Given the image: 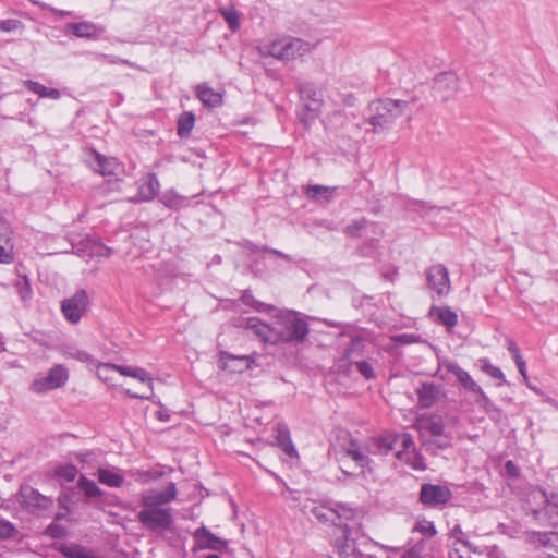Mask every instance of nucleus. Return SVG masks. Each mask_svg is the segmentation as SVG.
Instances as JSON below:
<instances>
[{"label": "nucleus", "instance_id": "f257e3e1", "mask_svg": "<svg viewBox=\"0 0 558 558\" xmlns=\"http://www.w3.org/2000/svg\"><path fill=\"white\" fill-rule=\"evenodd\" d=\"M271 324L257 317L245 319L244 328L264 343L303 342L308 335L307 323L293 311H278Z\"/></svg>", "mask_w": 558, "mask_h": 558}, {"label": "nucleus", "instance_id": "f03ea898", "mask_svg": "<svg viewBox=\"0 0 558 558\" xmlns=\"http://www.w3.org/2000/svg\"><path fill=\"white\" fill-rule=\"evenodd\" d=\"M409 102L400 99H377L367 107L366 122L374 133L390 130L397 119L409 112Z\"/></svg>", "mask_w": 558, "mask_h": 558}, {"label": "nucleus", "instance_id": "7ed1b4c3", "mask_svg": "<svg viewBox=\"0 0 558 558\" xmlns=\"http://www.w3.org/2000/svg\"><path fill=\"white\" fill-rule=\"evenodd\" d=\"M114 373H119L122 376H128L137 379L141 381L143 386H145V391L143 392H134L130 389H126L125 392L131 398L135 399H151L154 396V385L153 377L149 373L142 367H132V366H123L111 363H100L97 366V376L105 383H113Z\"/></svg>", "mask_w": 558, "mask_h": 558}, {"label": "nucleus", "instance_id": "20e7f679", "mask_svg": "<svg viewBox=\"0 0 558 558\" xmlns=\"http://www.w3.org/2000/svg\"><path fill=\"white\" fill-rule=\"evenodd\" d=\"M313 45L296 37H283L263 47V53L279 60H291L310 53Z\"/></svg>", "mask_w": 558, "mask_h": 558}, {"label": "nucleus", "instance_id": "39448f33", "mask_svg": "<svg viewBox=\"0 0 558 558\" xmlns=\"http://www.w3.org/2000/svg\"><path fill=\"white\" fill-rule=\"evenodd\" d=\"M440 366L446 369L448 373L456 376L457 380L461 384V386L474 393L475 402L482 407L486 412H489L494 409V404L492 400L487 397V395L483 391V389L477 385V383L471 377V375L459 366L458 363L453 361H442Z\"/></svg>", "mask_w": 558, "mask_h": 558}, {"label": "nucleus", "instance_id": "423d86ee", "mask_svg": "<svg viewBox=\"0 0 558 558\" xmlns=\"http://www.w3.org/2000/svg\"><path fill=\"white\" fill-rule=\"evenodd\" d=\"M413 446L412 436L409 434L385 433L378 437L371 438L366 445L367 453L374 456H387L388 453L411 448Z\"/></svg>", "mask_w": 558, "mask_h": 558}, {"label": "nucleus", "instance_id": "0eeeda50", "mask_svg": "<svg viewBox=\"0 0 558 558\" xmlns=\"http://www.w3.org/2000/svg\"><path fill=\"white\" fill-rule=\"evenodd\" d=\"M69 379V369L63 364L52 366L46 374H39L31 384V391L43 395L63 387Z\"/></svg>", "mask_w": 558, "mask_h": 558}, {"label": "nucleus", "instance_id": "6e6552de", "mask_svg": "<svg viewBox=\"0 0 558 558\" xmlns=\"http://www.w3.org/2000/svg\"><path fill=\"white\" fill-rule=\"evenodd\" d=\"M137 520L151 531H166L173 524L170 508H144L138 512Z\"/></svg>", "mask_w": 558, "mask_h": 558}, {"label": "nucleus", "instance_id": "1a4fd4ad", "mask_svg": "<svg viewBox=\"0 0 558 558\" xmlns=\"http://www.w3.org/2000/svg\"><path fill=\"white\" fill-rule=\"evenodd\" d=\"M364 340L359 337H352L349 347L344 350V359L349 361L350 364H354L357 372L365 379H374L376 377L375 371L371 363L363 360H357L363 355L364 351Z\"/></svg>", "mask_w": 558, "mask_h": 558}, {"label": "nucleus", "instance_id": "9d476101", "mask_svg": "<svg viewBox=\"0 0 558 558\" xmlns=\"http://www.w3.org/2000/svg\"><path fill=\"white\" fill-rule=\"evenodd\" d=\"M88 307V296L85 290H77L72 296L64 299L61 302V311L72 324H76L81 320L84 313Z\"/></svg>", "mask_w": 558, "mask_h": 558}, {"label": "nucleus", "instance_id": "9b49d317", "mask_svg": "<svg viewBox=\"0 0 558 558\" xmlns=\"http://www.w3.org/2000/svg\"><path fill=\"white\" fill-rule=\"evenodd\" d=\"M459 90V78L453 72H442L435 76L433 92L435 98L440 101H448Z\"/></svg>", "mask_w": 558, "mask_h": 558}, {"label": "nucleus", "instance_id": "f8f14e48", "mask_svg": "<svg viewBox=\"0 0 558 558\" xmlns=\"http://www.w3.org/2000/svg\"><path fill=\"white\" fill-rule=\"evenodd\" d=\"M312 514L320 522H330L336 529L353 517V510L345 506L330 508L324 505L313 507Z\"/></svg>", "mask_w": 558, "mask_h": 558}, {"label": "nucleus", "instance_id": "ddd939ff", "mask_svg": "<svg viewBox=\"0 0 558 558\" xmlns=\"http://www.w3.org/2000/svg\"><path fill=\"white\" fill-rule=\"evenodd\" d=\"M451 490L447 486L423 484L420 492V501L427 507H439L451 499Z\"/></svg>", "mask_w": 558, "mask_h": 558}, {"label": "nucleus", "instance_id": "4468645a", "mask_svg": "<svg viewBox=\"0 0 558 558\" xmlns=\"http://www.w3.org/2000/svg\"><path fill=\"white\" fill-rule=\"evenodd\" d=\"M526 541L537 549H543L549 558H558V532H529Z\"/></svg>", "mask_w": 558, "mask_h": 558}, {"label": "nucleus", "instance_id": "2eb2a0df", "mask_svg": "<svg viewBox=\"0 0 558 558\" xmlns=\"http://www.w3.org/2000/svg\"><path fill=\"white\" fill-rule=\"evenodd\" d=\"M427 284L438 296H445L450 292L448 269L441 265H433L426 270Z\"/></svg>", "mask_w": 558, "mask_h": 558}, {"label": "nucleus", "instance_id": "dca6fc26", "mask_svg": "<svg viewBox=\"0 0 558 558\" xmlns=\"http://www.w3.org/2000/svg\"><path fill=\"white\" fill-rule=\"evenodd\" d=\"M177 497V487L174 483H169L163 490L149 489L142 493L141 502L144 508H162L170 504Z\"/></svg>", "mask_w": 558, "mask_h": 558}, {"label": "nucleus", "instance_id": "f3484780", "mask_svg": "<svg viewBox=\"0 0 558 558\" xmlns=\"http://www.w3.org/2000/svg\"><path fill=\"white\" fill-rule=\"evenodd\" d=\"M332 545L339 558H352L355 555L356 547L345 522L337 527Z\"/></svg>", "mask_w": 558, "mask_h": 558}, {"label": "nucleus", "instance_id": "a211bd4d", "mask_svg": "<svg viewBox=\"0 0 558 558\" xmlns=\"http://www.w3.org/2000/svg\"><path fill=\"white\" fill-rule=\"evenodd\" d=\"M72 252L76 255H87V256H98V257H109L112 254V248L106 246L104 243L86 238L80 242V245L76 247L74 242L71 241Z\"/></svg>", "mask_w": 558, "mask_h": 558}, {"label": "nucleus", "instance_id": "6ab92c4d", "mask_svg": "<svg viewBox=\"0 0 558 558\" xmlns=\"http://www.w3.org/2000/svg\"><path fill=\"white\" fill-rule=\"evenodd\" d=\"M90 167L104 177L117 175L121 170L120 162L113 157H106L96 151L92 153Z\"/></svg>", "mask_w": 558, "mask_h": 558}, {"label": "nucleus", "instance_id": "aec40b11", "mask_svg": "<svg viewBox=\"0 0 558 558\" xmlns=\"http://www.w3.org/2000/svg\"><path fill=\"white\" fill-rule=\"evenodd\" d=\"M416 392L423 408H432L445 397L442 388L434 383H423Z\"/></svg>", "mask_w": 558, "mask_h": 558}, {"label": "nucleus", "instance_id": "412c9836", "mask_svg": "<svg viewBox=\"0 0 558 558\" xmlns=\"http://www.w3.org/2000/svg\"><path fill=\"white\" fill-rule=\"evenodd\" d=\"M193 537L198 548L221 550L227 546V542L213 534L207 527H198Z\"/></svg>", "mask_w": 558, "mask_h": 558}, {"label": "nucleus", "instance_id": "4be33fe9", "mask_svg": "<svg viewBox=\"0 0 558 558\" xmlns=\"http://www.w3.org/2000/svg\"><path fill=\"white\" fill-rule=\"evenodd\" d=\"M21 497L24 505L32 510L47 509L52 505V500L50 498L41 495L38 490L31 487L22 488Z\"/></svg>", "mask_w": 558, "mask_h": 558}, {"label": "nucleus", "instance_id": "5701e85b", "mask_svg": "<svg viewBox=\"0 0 558 558\" xmlns=\"http://www.w3.org/2000/svg\"><path fill=\"white\" fill-rule=\"evenodd\" d=\"M299 92L302 99L310 100L306 104L307 110L315 113L319 112L323 105V96L315 85L311 83L302 84L299 87Z\"/></svg>", "mask_w": 558, "mask_h": 558}, {"label": "nucleus", "instance_id": "b1692460", "mask_svg": "<svg viewBox=\"0 0 558 558\" xmlns=\"http://www.w3.org/2000/svg\"><path fill=\"white\" fill-rule=\"evenodd\" d=\"M97 478L102 485L112 488H119L124 483L123 471L114 466L99 468L97 470Z\"/></svg>", "mask_w": 558, "mask_h": 558}, {"label": "nucleus", "instance_id": "393cba45", "mask_svg": "<svg viewBox=\"0 0 558 558\" xmlns=\"http://www.w3.org/2000/svg\"><path fill=\"white\" fill-rule=\"evenodd\" d=\"M65 28L78 38H95L104 33V28L93 22L69 23Z\"/></svg>", "mask_w": 558, "mask_h": 558}, {"label": "nucleus", "instance_id": "a878e982", "mask_svg": "<svg viewBox=\"0 0 558 558\" xmlns=\"http://www.w3.org/2000/svg\"><path fill=\"white\" fill-rule=\"evenodd\" d=\"M533 498H539L542 504L545 506L547 513L550 518H558V495L551 493L550 495L542 489L536 488L531 493Z\"/></svg>", "mask_w": 558, "mask_h": 558}, {"label": "nucleus", "instance_id": "bb28decb", "mask_svg": "<svg viewBox=\"0 0 558 558\" xmlns=\"http://www.w3.org/2000/svg\"><path fill=\"white\" fill-rule=\"evenodd\" d=\"M159 182L154 174L148 175L138 185V193L135 201H150L159 191Z\"/></svg>", "mask_w": 558, "mask_h": 558}, {"label": "nucleus", "instance_id": "cd10ccee", "mask_svg": "<svg viewBox=\"0 0 558 558\" xmlns=\"http://www.w3.org/2000/svg\"><path fill=\"white\" fill-rule=\"evenodd\" d=\"M396 457L399 460L407 462L414 470L423 471L426 469L424 459L415 451L414 445L411 448L397 450Z\"/></svg>", "mask_w": 558, "mask_h": 558}, {"label": "nucleus", "instance_id": "c85d7f7f", "mask_svg": "<svg viewBox=\"0 0 558 558\" xmlns=\"http://www.w3.org/2000/svg\"><path fill=\"white\" fill-rule=\"evenodd\" d=\"M429 315L436 317L448 329L453 328L458 324L457 313L450 307L432 306Z\"/></svg>", "mask_w": 558, "mask_h": 558}, {"label": "nucleus", "instance_id": "c756f323", "mask_svg": "<svg viewBox=\"0 0 558 558\" xmlns=\"http://www.w3.org/2000/svg\"><path fill=\"white\" fill-rule=\"evenodd\" d=\"M198 99L209 108L218 107L222 104V96L207 85H198L196 88Z\"/></svg>", "mask_w": 558, "mask_h": 558}, {"label": "nucleus", "instance_id": "7c9ffc66", "mask_svg": "<svg viewBox=\"0 0 558 558\" xmlns=\"http://www.w3.org/2000/svg\"><path fill=\"white\" fill-rule=\"evenodd\" d=\"M418 425L421 429L428 432L433 436H442L445 432L442 420L435 415L420 418Z\"/></svg>", "mask_w": 558, "mask_h": 558}, {"label": "nucleus", "instance_id": "2f4dec72", "mask_svg": "<svg viewBox=\"0 0 558 558\" xmlns=\"http://www.w3.org/2000/svg\"><path fill=\"white\" fill-rule=\"evenodd\" d=\"M336 187L325 185H308L305 189V194L308 198L316 202H329L332 198Z\"/></svg>", "mask_w": 558, "mask_h": 558}, {"label": "nucleus", "instance_id": "473e14b6", "mask_svg": "<svg viewBox=\"0 0 558 558\" xmlns=\"http://www.w3.org/2000/svg\"><path fill=\"white\" fill-rule=\"evenodd\" d=\"M24 84L28 90L33 92L34 94H37L41 98L57 100L61 97V93L58 89L46 87L38 82L27 80L24 82Z\"/></svg>", "mask_w": 558, "mask_h": 558}, {"label": "nucleus", "instance_id": "72a5a7b5", "mask_svg": "<svg viewBox=\"0 0 558 558\" xmlns=\"http://www.w3.org/2000/svg\"><path fill=\"white\" fill-rule=\"evenodd\" d=\"M278 436L277 441L281 449L290 457H296V450L292 444V440L289 435V430L286 426H278L277 428Z\"/></svg>", "mask_w": 558, "mask_h": 558}, {"label": "nucleus", "instance_id": "f704fd0d", "mask_svg": "<svg viewBox=\"0 0 558 558\" xmlns=\"http://www.w3.org/2000/svg\"><path fill=\"white\" fill-rule=\"evenodd\" d=\"M77 487L84 493L87 498H96L101 497L104 492L98 487V485L88 480L86 476L82 475L78 478Z\"/></svg>", "mask_w": 558, "mask_h": 558}, {"label": "nucleus", "instance_id": "c9c22d12", "mask_svg": "<svg viewBox=\"0 0 558 558\" xmlns=\"http://www.w3.org/2000/svg\"><path fill=\"white\" fill-rule=\"evenodd\" d=\"M345 454L361 469L369 468L371 459L368 458L367 453L364 452L361 448L356 447L355 444H351V447L345 450Z\"/></svg>", "mask_w": 558, "mask_h": 558}, {"label": "nucleus", "instance_id": "e433bc0d", "mask_svg": "<svg viewBox=\"0 0 558 558\" xmlns=\"http://www.w3.org/2000/svg\"><path fill=\"white\" fill-rule=\"evenodd\" d=\"M195 124V116L193 112H183L178 120V135L180 137L187 136Z\"/></svg>", "mask_w": 558, "mask_h": 558}, {"label": "nucleus", "instance_id": "4c0bfd02", "mask_svg": "<svg viewBox=\"0 0 558 558\" xmlns=\"http://www.w3.org/2000/svg\"><path fill=\"white\" fill-rule=\"evenodd\" d=\"M219 13L223 16L229 27L235 32L240 27L239 13L233 7L219 8Z\"/></svg>", "mask_w": 558, "mask_h": 558}, {"label": "nucleus", "instance_id": "58836bf2", "mask_svg": "<svg viewBox=\"0 0 558 558\" xmlns=\"http://www.w3.org/2000/svg\"><path fill=\"white\" fill-rule=\"evenodd\" d=\"M241 301L245 305H247V306H250V307H252V308H254V310H256L258 312H271V311H275V307L272 305H269V304H266V303H263V302H259V301L255 300L254 296L250 292H247V291L242 294Z\"/></svg>", "mask_w": 558, "mask_h": 558}, {"label": "nucleus", "instance_id": "ea45409f", "mask_svg": "<svg viewBox=\"0 0 558 558\" xmlns=\"http://www.w3.org/2000/svg\"><path fill=\"white\" fill-rule=\"evenodd\" d=\"M480 362L481 368L484 373H486L487 375L495 379L505 381V375L499 367L493 365L487 359H482Z\"/></svg>", "mask_w": 558, "mask_h": 558}, {"label": "nucleus", "instance_id": "a19ab883", "mask_svg": "<svg viewBox=\"0 0 558 558\" xmlns=\"http://www.w3.org/2000/svg\"><path fill=\"white\" fill-rule=\"evenodd\" d=\"M64 555L68 558H100L99 556L95 555L93 551H90L82 546L70 547L64 551Z\"/></svg>", "mask_w": 558, "mask_h": 558}, {"label": "nucleus", "instance_id": "79ce46f5", "mask_svg": "<svg viewBox=\"0 0 558 558\" xmlns=\"http://www.w3.org/2000/svg\"><path fill=\"white\" fill-rule=\"evenodd\" d=\"M56 475L66 482H72L77 475V469L73 464H63L56 469Z\"/></svg>", "mask_w": 558, "mask_h": 558}, {"label": "nucleus", "instance_id": "37998d69", "mask_svg": "<svg viewBox=\"0 0 558 558\" xmlns=\"http://www.w3.org/2000/svg\"><path fill=\"white\" fill-rule=\"evenodd\" d=\"M13 259L12 245L8 238L0 236V263L9 264Z\"/></svg>", "mask_w": 558, "mask_h": 558}, {"label": "nucleus", "instance_id": "c03bdc74", "mask_svg": "<svg viewBox=\"0 0 558 558\" xmlns=\"http://www.w3.org/2000/svg\"><path fill=\"white\" fill-rule=\"evenodd\" d=\"M163 203L170 208L179 209L180 207L185 206L187 199L178 194H166L163 196Z\"/></svg>", "mask_w": 558, "mask_h": 558}, {"label": "nucleus", "instance_id": "a18cd8bd", "mask_svg": "<svg viewBox=\"0 0 558 558\" xmlns=\"http://www.w3.org/2000/svg\"><path fill=\"white\" fill-rule=\"evenodd\" d=\"M413 531L420 532L427 536H435L437 534V530L435 524L432 521L423 520L415 524Z\"/></svg>", "mask_w": 558, "mask_h": 558}, {"label": "nucleus", "instance_id": "49530a36", "mask_svg": "<svg viewBox=\"0 0 558 558\" xmlns=\"http://www.w3.org/2000/svg\"><path fill=\"white\" fill-rule=\"evenodd\" d=\"M457 547H454L450 551V558H468L465 557L462 551L466 549L468 551L474 550L472 547V544L466 541L458 539L456 543Z\"/></svg>", "mask_w": 558, "mask_h": 558}, {"label": "nucleus", "instance_id": "de8ad7c7", "mask_svg": "<svg viewBox=\"0 0 558 558\" xmlns=\"http://www.w3.org/2000/svg\"><path fill=\"white\" fill-rule=\"evenodd\" d=\"M16 287L19 289V295L23 301H27L32 298V289L26 277L19 279Z\"/></svg>", "mask_w": 558, "mask_h": 558}, {"label": "nucleus", "instance_id": "09e8293b", "mask_svg": "<svg viewBox=\"0 0 558 558\" xmlns=\"http://www.w3.org/2000/svg\"><path fill=\"white\" fill-rule=\"evenodd\" d=\"M366 220L364 218L354 220L345 228V233L350 236H359L361 230L365 227Z\"/></svg>", "mask_w": 558, "mask_h": 558}, {"label": "nucleus", "instance_id": "8fccbe9b", "mask_svg": "<svg viewBox=\"0 0 558 558\" xmlns=\"http://www.w3.org/2000/svg\"><path fill=\"white\" fill-rule=\"evenodd\" d=\"M15 527L7 520L0 519V538L7 539L15 534Z\"/></svg>", "mask_w": 558, "mask_h": 558}, {"label": "nucleus", "instance_id": "3c124183", "mask_svg": "<svg viewBox=\"0 0 558 558\" xmlns=\"http://www.w3.org/2000/svg\"><path fill=\"white\" fill-rule=\"evenodd\" d=\"M20 25V22L17 20H3L0 22V29L3 32H12L15 31Z\"/></svg>", "mask_w": 558, "mask_h": 558}, {"label": "nucleus", "instance_id": "603ef678", "mask_svg": "<svg viewBox=\"0 0 558 558\" xmlns=\"http://www.w3.org/2000/svg\"><path fill=\"white\" fill-rule=\"evenodd\" d=\"M34 3L37 4L39 8L44 9V10H48V11L54 13V14H58L61 17L71 15L70 11L57 10V9L46 4L44 2L35 1Z\"/></svg>", "mask_w": 558, "mask_h": 558}, {"label": "nucleus", "instance_id": "864d4df0", "mask_svg": "<svg viewBox=\"0 0 558 558\" xmlns=\"http://www.w3.org/2000/svg\"><path fill=\"white\" fill-rule=\"evenodd\" d=\"M507 348H508V351L511 353L514 362L523 359L520 353L519 347L517 345V343L513 340H508Z\"/></svg>", "mask_w": 558, "mask_h": 558}, {"label": "nucleus", "instance_id": "5fc2aeb1", "mask_svg": "<svg viewBox=\"0 0 558 558\" xmlns=\"http://www.w3.org/2000/svg\"><path fill=\"white\" fill-rule=\"evenodd\" d=\"M505 471L510 477H517L519 475L518 466L510 460L505 463Z\"/></svg>", "mask_w": 558, "mask_h": 558}, {"label": "nucleus", "instance_id": "6e6d98bb", "mask_svg": "<svg viewBox=\"0 0 558 558\" xmlns=\"http://www.w3.org/2000/svg\"><path fill=\"white\" fill-rule=\"evenodd\" d=\"M70 356L81 362H88L90 360V355L82 350H76L75 352L70 353Z\"/></svg>", "mask_w": 558, "mask_h": 558}, {"label": "nucleus", "instance_id": "4d7b16f0", "mask_svg": "<svg viewBox=\"0 0 558 558\" xmlns=\"http://www.w3.org/2000/svg\"><path fill=\"white\" fill-rule=\"evenodd\" d=\"M74 457L81 463H88L93 458V452H90V451L76 452L74 454Z\"/></svg>", "mask_w": 558, "mask_h": 558}, {"label": "nucleus", "instance_id": "13d9d810", "mask_svg": "<svg viewBox=\"0 0 558 558\" xmlns=\"http://www.w3.org/2000/svg\"><path fill=\"white\" fill-rule=\"evenodd\" d=\"M515 365L519 369V373L521 374V376L523 377V379L526 381L527 380V374H526V363L523 359L519 360V361H515Z\"/></svg>", "mask_w": 558, "mask_h": 558}, {"label": "nucleus", "instance_id": "bf43d9fd", "mask_svg": "<svg viewBox=\"0 0 558 558\" xmlns=\"http://www.w3.org/2000/svg\"><path fill=\"white\" fill-rule=\"evenodd\" d=\"M515 365L519 369V373L521 374V376L523 377V379L526 381L527 380V374H526V363L523 359L519 360V361H515Z\"/></svg>", "mask_w": 558, "mask_h": 558}, {"label": "nucleus", "instance_id": "052dcab7", "mask_svg": "<svg viewBox=\"0 0 558 558\" xmlns=\"http://www.w3.org/2000/svg\"><path fill=\"white\" fill-rule=\"evenodd\" d=\"M47 533L53 537H61L63 533L60 531L59 526L51 524L47 529Z\"/></svg>", "mask_w": 558, "mask_h": 558}, {"label": "nucleus", "instance_id": "680f3d73", "mask_svg": "<svg viewBox=\"0 0 558 558\" xmlns=\"http://www.w3.org/2000/svg\"><path fill=\"white\" fill-rule=\"evenodd\" d=\"M401 558H421L420 550L416 547L407 550Z\"/></svg>", "mask_w": 558, "mask_h": 558}, {"label": "nucleus", "instance_id": "e2e57ef3", "mask_svg": "<svg viewBox=\"0 0 558 558\" xmlns=\"http://www.w3.org/2000/svg\"><path fill=\"white\" fill-rule=\"evenodd\" d=\"M488 558H501V553L498 548H490L487 553Z\"/></svg>", "mask_w": 558, "mask_h": 558}, {"label": "nucleus", "instance_id": "0e129e2a", "mask_svg": "<svg viewBox=\"0 0 558 558\" xmlns=\"http://www.w3.org/2000/svg\"><path fill=\"white\" fill-rule=\"evenodd\" d=\"M264 251L272 253V254L278 255V256H280V257H282L284 259L290 260V257L287 254H284V253H282L280 251H277L275 248H264Z\"/></svg>", "mask_w": 558, "mask_h": 558}, {"label": "nucleus", "instance_id": "69168bd1", "mask_svg": "<svg viewBox=\"0 0 558 558\" xmlns=\"http://www.w3.org/2000/svg\"><path fill=\"white\" fill-rule=\"evenodd\" d=\"M231 361H239V362H246V357L245 356H231L230 357Z\"/></svg>", "mask_w": 558, "mask_h": 558}, {"label": "nucleus", "instance_id": "338daca9", "mask_svg": "<svg viewBox=\"0 0 558 558\" xmlns=\"http://www.w3.org/2000/svg\"><path fill=\"white\" fill-rule=\"evenodd\" d=\"M104 58L110 62V63H117L118 62V59L113 58V57H110V56H104Z\"/></svg>", "mask_w": 558, "mask_h": 558}, {"label": "nucleus", "instance_id": "774afa93", "mask_svg": "<svg viewBox=\"0 0 558 558\" xmlns=\"http://www.w3.org/2000/svg\"><path fill=\"white\" fill-rule=\"evenodd\" d=\"M399 339H400V341H402V342H408V341H409V336H407V335H402V336H400V338H399Z\"/></svg>", "mask_w": 558, "mask_h": 558}]
</instances>
